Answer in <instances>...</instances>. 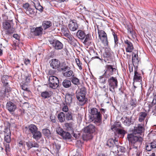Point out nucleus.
I'll return each instance as SVG.
<instances>
[{
  "label": "nucleus",
  "instance_id": "f257e3e1",
  "mask_svg": "<svg viewBox=\"0 0 156 156\" xmlns=\"http://www.w3.org/2000/svg\"><path fill=\"white\" fill-rule=\"evenodd\" d=\"M83 132L82 137L84 140H87L92 138L91 133H93L95 131V127L92 125H90L84 128L83 130Z\"/></svg>",
  "mask_w": 156,
  "mask_h": 156
},
{
  "label": "nucleus",
  "instance_id": "f03ea898",
  "mask_svg": "<svg viewBox=\"0 0 156 156\" xmlns=\"http://www.w3.org/2000/svg\"><path fill=\"white\" fill-rule=\"evenodd\" d=\"M86 90L85 87L78 89L76 91V97L77 100L80 103L81 105L85 104L86 101L85 98Z\"/></svg>",
  "mask_w": 156,
  "mask_h": 156
},
{
  "label": "nucleus",
  "instance_id": "7ed1b4c3",
  "mask_svg": "<svg viewBox=\"0 0 156 156\" xmlns=\"http://www.w3.org/2000/svg\"><path fill=\"white\" fill-rule=\"evenodd\" d=\"M90 121H94V122H100L101 119V115L98 109L95 108H92L90 110Z\"/></svg>",
  "mask_w": 156,
  "mask_h": 156
},
{
  "label": "nucleus",
  "instance_id": "20e7f679",
  "mask_svg": "<svg viewBox=\"0 0 156 156\" xmlns=\"http://www.w3.org/2000/svg\"><path fill=\"white\" fill-rule=\"evenodd\" d=\"M136 134H133V133L128 134L127 137L128 139L129 142L133 144V145L140 146L141 144L142 138L141 136L135 135Z\"/></svg>",
  "mask_w": 156,
  "mask_h": 156
},
{
  "label": "nucleus",
  "instance_id": "39448f33",
  "mask_svg": "<svg viewBox=\"0 0 156 156\" xmlns=\"http://www.w3.org/2000/svg\"><path fill=\"white\" fill-rule=\"evenodd\" d=\"M48 85L49 87L53 89H56L58 86L59 83L58 79L56 76H51L49 77Z\"/></svg>",
  "mask_w": 156,
  "mask_h": 156
},
{
  "label": "nucleus",
  "instance_id": "423d86ee",
  "mask_svg": "<svg viewBox=\"0 0 156 156\" xmlns=\"http://www.w3.org/2000/svg\"><path fill=\"white\" fill-rule=\"evenodd\" d=\"M108 83L110 91L112 93H114L115 88L117 87L118 86V81L116 78L111 77L108 79Z\"/></svg>",
  "mask_w": 156,
  "mask_h": 156
},
{
  "label": "nucleus",
  "instance_id": "0eeeda50",
  "mask_svg": "<svg viewBox=\"0 0 156 156\" xmlns=\"http://www.w3.org/2000/svg\"><path fill=\"white\" fill-rule=\"evenodd\" d=\"M49 42L52 45L53 47L56 50H61L63 48V44L58 40L55 39H51L49 40Z\"/></svg>",
  "mask_w": 156,
  "mask_h": 156
},
{
  "label": "nucleus",
  "instance_id": "6e6552de",
  "mask_svg": "<svg viewBox=\"0 0 156 156\" xmlns=\"http://www.w3.org/2000/svg\"><path fill=\"white\" fill-rule=\"evenodd\" d=\"M144 131V125L143 124H139L136 126L134 127L133 131V134H139L142 135Z\"/></svg>",
  "mask_w": 156,
  "mask_h": 156
},
{
  "label": "nucleus",
  "instance_id": "1a4fd4ad",
  "mask_svg": "<svg viewBox=\"0 0 156 156\" xmlns=\"http://www.w3.org/2000/svg\"><path fill=\"white\" fill-rule=\"evenodd\" d=\"M106 69L103 75L106 77L108 78L111 75L113 74L114 72H115L116 69L113 68L111 65H107L106 66Z\"/></svg>",
  "mask_w": 156,
  "mask_h": 156
},
{
  "label": "nucleus",
  "instance_id": "9d476101",
  "mask_svg": "<svg viewBox=\"0 0 156 156\" xmlns=\"http://www.w3.org/2000/svg\"><path fill=\"white\" fill-rule=\"evenodd\" d=\"M98 34L100 39L102 42L105 44L108 45V42L106 34L103 30H98Z\"/></svg>",
  "mask_w": 156,
  "mask_h": 156
},
{
  "label": "nucleus",
  "instance_id": "9b49d317",
  "mask_svg": "<svg viewBox=\"0 0 156 156\" xmlns=\"http://www.w3.org/2000/svg\"><path fill=\"white\" fill-rule=\"evenodd\" d=\"M69 28L71 30L74 31L78 28L77 21L75 20H73L69 22L68 25Z\"/></svg>",
  "mask_w": 156,
  "mask_h": 156
},
{
  "label": "nucleus",
  "instance_id": "f8f14e48",
  "mask_svg": "<svg viewBox=\"0 0 156 156\" xmlns=\"http://www.w3.org/2000/svg\"><path fill=\"white\" fill-rule=\"evenodd\" d=\"M60 62L58 59H53L51 60L50 66L54 69H57L59 67Z\"/></svg>",
  "mask_w": 156,
  "mask_h": 156
},
{
  "label": "nucleus",
  "instance_id": "ddd939ff",
  "mask_svg": "<svg viewBox=\"0 0 156 156\" xmlns=\"http://www.w3.org/2000/svg\"><path fill=\"white\" fill-rule=\"evenodd\" d=\"M6 107L10 112H14L16 108V105L11 102H8L7 103Z\"/></svg>",
  "mask_w": 156,
  "mask_h": 156
},
{
  "label": "nucleus",
  "instance_id": "4468645a",
  "mask_svg": "<svg viewBox=\"0 0 156 156\" xmlns=\"http://www.w3.org/2000/svg\"><path fill=\"white\" fill-rule=\"evenodd\" d=\"M43 28L41 27H36L35 28L31 29V32L33 33L36 36H39L42 34Z\"/></svg>",
  "mask_w": 156,
  "mask_h": 156
},
{
  "label": "nucleus",
  "instance_id": "2eb2a0df",
  "mask_svg": "<svg viewBox=\"0 0 156 156\" xmlns=\"http://www.w3.org/2000/svg\"><path fill=\"white\" fill-rule=\"evenodd\" d=\"M131 117L124 116L121 118V120L125 125L129 126L131 122Z\"/></svg>",
  "mask_w": 156,
  "mask_h": 156
},
{
  "label": "nucleus",
  "instance_id": "dca6fc26",
  "mask_svg": "<svg viewBox=\"0 0 156 156\" xmlns=\"http://www.w3.org/2000/svg\"><path fill=\"white\" fill-rule=\"evenodd\" d=\"M124 42L127 45V47L126 48V51L129 52H131L133 49L132 43L127 40H125Z\"/></svg>",
  "mask_w": 156,
  "mask_h": 156
},
{
  "label": "nucleus",
  "instance_id": "f3484780",
  "mask_svg": "<svg viewBox=\"0 0 156 156\" xmlns=\"http://www.w3.org/2000/svg\"><path fill=\"white\" fill-rule=\"evenodd\" d=\"M70 68L66 66V64L64 62L60 63V65L59 67L58 70L59 71H65L66 70H69Z\"/></svg>",
  "mask_w": 156,
  "mask_h": 156
},
{
  "label": "nucleus",
  "instance_id": "a211bd4d",
  "mask_svg": "<svg viewBox=\"0 0 156 156\" xmlns=\"http://www.w3.org/2000/svg\"><path fill=\"white\" fill-rule=\"evenodd\" d=\"M26 144L27 146L31 148L32 147L38 148L39 147V145L37 143L35 142V141H29L26 142Z\"/></svg>",
  "mask_w": 156,
  "mask_h": 156
},
{
  "label": "nucleus",
  "instance_id": "6ab92c4d",
  "mask_svg": "<svg viewBox=\"0 0 156 156\" xmlns=\"http://www.w3.org/2000/svg\"><path fill=\"white\" fill-rule=\"evenodd\" d=\"M65 118L68 121L73 120L74 115L70 111L65 113Z\"/></svg>",
  "mask_w": 156,
  "mask_h": 156
},
{
  "label": "nucleus",
  "instance_id": "aec40b11",
  "mask_svg": "<svg viewBox=\"0 0 156 156\" xmlns=\"http://www.w3.org/2000/svg\"><path fill=\"white\" fill-rule=\"evenodd\" d=\"M114 150L115 152L117 153L123 152H125V148L122 146L115 145L114 147Z\"/></svg>",
  "mask_w": 156,
  "mask_h": 156
},
{
  "label": "nucleus",
  "instance_id": "412c9836",
  "mask_svg": "<svg viewBox=\"0 0 156 156\" xmlns=\"http://www.w3.org/2000/svg\"><path fill=\"white\" fill-rule=\"evenodd\" d=\"M32 135H33V138L36 140H39L42 136L41 133L38 130Z\"/></svg>",
  "mask_w": 156,
  "mask_h": 156
},
{
  "label": "nucleus",
  "instance_id": "4be33fe9",
  "mask_svg": "<svg viewBox=\"0 0 156 156\" xmlns=\"http://www.w3.org/2000/svg\"><path fill=\"white\" fill-rule=\"evenodd\" d=\"M52 23L50 21H44L42 24L43 29L45 30L52 26Z\"/></svg>",
  "mask_w": 156,
  "mask_h": 156
},
{
  "label": "nucleus",
  "instance_id": "5701e85b",
  "mask_svg": "<svg viewBox=\"0 0 156 156\" xmlns=\"http://www.w3.org/2000/svg\"><path fill=\"white\" fill-rule=\"evenodd\" d=\"M10 91V89L4 86L0 90V97H3L5 95V94L6 92H9Z\"/></svg>",
  "mask_w": 156,
  "mask_h": 156
},
{
  "label": "nucleus",
  "instance_id": "b1692460",
  "mask_svg": "<svg viewBox=\"0 0 156 156\" xmlns=\"http://www.w3.org/2000/svg\"><path fill=\"white\" fill-rule=\"evenodd\" d=\"M77 36L80 39L83 40L85 37V33L81 30H79L76 33Z\"/></svg>",
  "mask_w": 156,
  "mask_h": 156
},
{
  "label": "nucleus",
  "instance_id": "393cba45",
  "mask_svg": "<svg viewBox=\"0 0 156 156\" xmlns=\"http://www.w3.org/2000/svg\"><path fill=\"white\" fill-rule=\"evenodd\" d=\"M29 131L31 132L32 134L36 132L38 130V129L34 125L31 124L28 126Z\"/></svg>",
  "mask_w": 156,
  "mask_h": 156
},
{
  "label": "nucleus",
  "instance_id": "a878e982",
  "mask_svg": "<svg viewBox=\"0 0 156 156\" xmlns=\"http://www.w3.org/2000/svg\"><path fill=\"white\" fill-rule=\"evenodd\" d=\"M74 123L72 122L69 123H66L65 126L68 130L72 131L73 129Z\"/></svg>",
  "mask_w": 156,
  "mask_h": 156
},
{
  "label": "nucleus",
  "instance_id": "bb28decb",
  "mask_svg": "<svg viewBox=\"0 0 156 156\" xmlns=\"http://www.w3.org/2000/svg\"><path fill=\"white\" fill-rule=\"evenodd\" d=\"M140 80H141V77L140 76V74L138 73L137 69H135L134 71V75L133 80L134 82L138 81Z\"/></svg>",
  "mask_w": 156,
  "mask_h": 156
},
{
  "label": "nucleus",
  "instance_id": "cd10ccee",
  "mask_svg": "<svg viewBox=\"0 0 156 156\" xmlns=\"http://www.w3.org/2000/svg\"><path fill=\"white\" fill-rule=\"evenodd\" d=\"M116 133L119 135V136L120 137L123 138L125 134L126 133V132L122 129H117L116 130Z\"/></svg>",
  "mask_w": 156,
  "mask_h": 156
},
{
  "label": "nucleus",
  "instance_id": "c85d7f7f",
  "mask_svg": "<svg viewBox=\"0 0 156 156\" xmlns=\"http://www.w3.org/2000/svg\"><path fill=\"white\" fill-rule=\"evenodd\" d=\"M138 145H133L131 146L129 149V152L130 153H132L133 154H134L136 153L137 151V147Z\"/></svg>",
  "mask_w": 156,
  "mask_h": 156
},
{
  "label": "nucleus",
  "instance_id": "c756f323",
  "mask_svg": "<svg viewBox=\"0 0 156 156\" xmlns=\"http://www.w3.org/2000/svg\"><path fill=\"white\" fill-rule=\"evenodd\" d=\"M62 84L64 87L66 88L69 87L71 85L70 80L67 79L64 80L62 82Z\"/></svg>",
  "mask_w": 156,
  "mask_h": 156
},
{
  "label": "nucleus",
  "instance_id": "7c9ffc66",
  "mask_svg": "<svg viewBox=\"0 0 156 156\" xmlns=\"http://www.w3.org/2000/svg\"><path fill=\"white\" fill-rule=\"evenodd\" d=\"M72 96L70 94H68L66 95L65 101L67 105H69L72 102Z\"/></svg>",
  "mask_w": 156,
  "mask_h": 156
},
{
  "label": "nucleus",
  "instance_id": "2f4dec72",
  "mask_svg": "<svg viewBox=\"0 0 156 156\" xmlns=\"http://www.w3.org/2000/svg\"><path fill=\"white\" fill-rule=\"evenodd\" d=\"M58 117L60 122H62L65 121V113L61 112L58 115Z\"/></svg>",
  "mask_w": 156,
  "mask_h": 156
},
{
  "label": "nucleus",
  "instance_id": "473e14b6",
  "mask_svg": "<svg viewBox=\"0 0 156 156\" xmlns=\"http://www.w3.org/2000/svg\"><path fill=\"white\" fill-rule=\"evenodd\" d=\"M63 76L66 77H70L71 76L72 77L74 75L73 71L71 70L64 71L63 72Z\"/></svg>",
  "mask_w": 156,
  "mask_h": 156
},
{
  "label": "nucleus",
  "instance_id": "72a5a7b5",
  "mask_svg": "<svg viewBox=\"0 0 156 156\" xmlns=\"http://www.w3.org/2000/svg\"><path fill=\"white\" fill-rule=\"evenodd\" d=\"M147 115V113L146 112H141L139 113V121L140 122H142L145 119Z\"/></svg>",
  "mask_w": 156,
  "mask_h": 156
},
{
  "label": "nucleus",
  "instance_id": "f704fd0d",
  "mask_svg": "<svg viewBox=\"0 0 156 156\" xmlns=\"http://www.w3.org/2000/svg\"><path fill=\"white\" fill-rule=\"evenodd\" d=\"M34 6L36 9L39 11L42 12L43 9V8L40 5V4L38 1H35L34 3Z\"/></svg>",
  "mask_w": 156,
  "mask_h": 156
},
{
  "label": "nucleus",
  "instance_id": "c9c22d12",
  "mask_svg": "<svg viewBox=\"0 0 156 156\" xmlns=\"http://www.w3.org/2000/svg\"><path fill=\"white\" fill-rule=\"evenodd\" d=\"M51 95V92L50 91H45L42 92L41 93V96L44 98H46L50 97Z\"/></svg>",
  "mask_w": 156,
  "mask_h": 156
},
{
  "label": "nucleus",
  "instance_id": "e433bc0d",
  "mask_svg": "<svg viewBox=\"0 0 156 156\" xmlns=\"http://www.w3.org/2000/svg\"><path fill=\"white\" fill-rule=\"evenodd\" d=\"M61 136L63 139H69L71 137V136L70 133L65 131H64L63 133H62Z\"/></svg>",
  "mask_w": 156,
  "mask_h": 156
},
{
  "label": "nucleus",
  "instance_id": "4c0bfd02",
  "mask_svg": "<svg viewBox=\"0 0 156 156\" xmlns=\"http://www.w3.org/2000/svg\"><path fill=\"white\" fill-rule=\"evenodd\" d=\"M9 78V77L7 75H5L2 77V81L4 85L6 86L8 84Z\"/></svg>",
  "mask_w": 156,
  "mask_h": 156
},
{
  "label": "nucleus",
  "instance_id": "58836bf2",
  "mask_svg": "<svg viewBox=\"0 0 156 156\" xmlns=\"http://www.w3.org/2000/svg\"><path fill=\"white\" fill-rule=\"evenodd\" d=\"M115 141H116V140L115 139L114 140L112 139H110L108 140L107 145L109 147H113L114 148V147L115 146L114 145V144H115Z\"/></svg>",
  "mask_w": 156,
  "mask_h": 156
},
{
  "label": "nucleus",
  "instance_id": "ea45409f",
  "mask_svg": "<svg viewBox=\"0 0 156 156\" xmlns=\"http://www.w3.org/2000/svg\"><path fill=\"white\" fill-rule=\"evenodd\" d=\"M71 82L75 85H78L80 83L79 80L76 77L73 75L71 79Z\"/></svg>",
  "mask_w": 156,
  "mask_h": 156
},
{
  "label": "nucleus",
  "instance_id": "a19ab883",
  "mask_svg": "<svg viewBox=\"0 0 156 156\" xmlns=\"http://www.w3.org/2000/svg\"><path fill=\"white\" fill-rule=\"evenodd\" d=\"M42 132L43 134L47 137H49L51 136V133L48 129H43Z\"/></svg>",
  "mask_w": 156,
  "mask_h": 156
},
{
  "label": "nucleus",
  "instance_id": "79ce46f5",
  "mask_svg": "<svg viewBox=\"0 0 156 156\" xmlns=\"http://www.w3.org/2000/svg\"><path fill=\"white\" fill-rule=\"evenodd\" d=\"M26 12L28 15H34L35 13V12L34 10L30 8H28V9L26 10Z\"/></svg>",
  "mask_w": 156,
  "mask_h": 156
},
{
  "label": "nucleus",
  "instance_id": "37998d69",
  "mask_svg": "<svg viewBox=\"0 0 156 156\" xmlns=\"http://www.w3.org/2000/svg\"><path fill=\"white\" fill-rule=\"evenodd\" d=\"M3 26L4 28L6 30H9L11 28L10 24L7 21L4 23Z\"/></svg>",
  "mask_w": 156,
  "mask_h": 156
},
{
  "label": "nucleus",
  "instance_id": "c03bdc74",
  "mask_svg": "<svg viewBox=\"0 0 156 156\" xmlns=\"http://www.w3.org/2000/svg\"><path fill=\"white\" fill-rule=\"evenodd\" d=\"M132 60L133 65L137 66L140 60L138 56H137V58L132 59Z\"/></svg>",
  "mask_w": 156,
  "mask_h": 156
},
{
  "label": "nucleus",
  "instance_id": "a18cd8bd",
  "mask_svg": "<svg viewBox=\"0 0 156 156\" xmlns=\"http://www.w3.org/2000/svg\"><path fill=\"white\" fill-rule=\"evenodd\" d=\"M62 31L65 37H66L69 34V31L67 28H63L62 29Z\"/></svg>",
  "mask_w": 156,
  "mask_h": 156
},
{
  "label": "nucleus",
  "instance_id": "49530a36",
  "mask_svg": "<svg viewBox=\"0 0 156 156\" xmlns=\"http://www.w3.org/2000/svg\"><path fill=\"white\" fill-rule=\"evenodd\" d=\"M56 131L58 134L61 136H62V133H63L64 132L63 129L60 127H58L56 128Z\"/></svg>",
  "mask_w": 156,
  "mask_h": 156
},
{
  "label": "nucleus",
  "instance_id": "de8ad7c7",
  "mask_svg": "<svg viewBox=\"0 0 156 156\" xmlns=\"http://www.w3.org/2000/svg\"><path fill=\"white\" fill-rule=\"evenodd\" d=\"M85 38L83 42V43L86 44L87 42L90 39V35L89 34H87L86 35H85Z\"/></svg>",
  "mask_w": 156,
  "mask_h": 156
},
{
  "label": "nucleus",
  "instance_id": "09e8293b",
  "mask_svg": "<svg viewBox=\"0 0 156 156\" xmlns=\"http://www.w3.org/2000/svg\"><path fill=\"white\" fill-rule=\"evenodd\" d=\"M130 104L132 106L134 107H136V100L135 99H131L130 101Z\"/></svg>",
  "mask_w": 156,
  "mask_h": 156
},
{
  "label": "nucleus",
  "instance_id": "8fccbe9b",
  "mask_svg": "<svg viewBox=\"0 0 156 156\" xmlns=\"http://www.w3.org/2000/svg\"><path fill=\"white\" fill-rule=\"evenodd\" d=\"M111 54L109 52L105 51L104 54L103 56L104 58H108L111 57Z\"/></svg>",
  "mask_w": 156,
  "mask_h": 156
},
{
  "label": "nucleus",
  "instance_id": "3c124183",
  "mask_svg": "<svg viewBox=\"0 0 156 156\" xmlns=\"http://www.w3.org/2000/svg\"><path fill=\"white\" fill-rule=\"evenodd\" d=\"M21 87L22 89L23 90H24L26 91H27L28 92H30V91L28 90V88L27 86V84L25 83L23 84V85L21 86Z\"/></svg>",
  "mask_w": 156,
  "mask_h": 156
},
{
  "label": "nucleus",
  "instance_id": "603ef678",
  "mask_svg": "<svg viewBox=\"0 0 156 156\" xmlns=\"http://www.w3.org/2000/svg\"><path fill=\"white\" fill-rule=\"evenodd\" d=\"M54 146L56 149L57 151H58L60 149L61 145L60 144L58 143L55 142Z\"/></svg>",
  "mask_w": 156,
  "mask_h": 156
},
{
  "label": "nucleus",
  "instance_id": "864d4df0",
  "mask_svg": "<svg viewBox=\"0 0 156 156\" xmlns=\"http://www.w3.org/2000/svg\"><path fill=\"white\" fill-rule=\"evenodd\" d=\"M69 42L71 45H72L73 46L75 47L77 46V41L76 40L73 39L72 41H70Z\"/></svg>",
  "mask_w": 156,
  "mask_h": 156
},
{
  "label": "nucleus",
  "instance_id": "5fc2aeb1",
  "mask_svg": "<svg viewBox=\"0 0 156 156\" xmlns=\"http://www.w3.org/2000/svg\"><path fill=\"white\" fill-rule=\"evenodd\" d=\"M10 136H4V140L7 143H9L11 141Z\"/></svg>",
  "mask_w": 156,
  "mask_h": 156
},
{
  "label": "nucleus",
  "instance_id": "6e6d98bb",
  "mask_svg": "<svg viewBox=\"0 0 156 156\" xmlns=\"http://www.w3.org/2000/svg\"><path fill=\"white\" fill-rule=\"evenodd\" d=\"M75 60L77 65L79 67L80 69H82V67L80 64V60L78 59H76Z\"/></svg>",
  "mask_w": 156,
  "mask_h": 156
},
{
  "label": "nucleus",
  "instance_id": "4d7b16f0",
  "mask_svg": "<svg viewBox=\"0 0 156 156\" xmlns=\"http://www.w3.org/2000/svg\"><path fill=\"white\" fill-rule=\"evenodd\" d=\"M127 30L128 33L130 34L133 36V35L134 34V32L133 31L132 29L130 28H128Z\"/></svg>",
  "mask_w": 156,
  "mask_h": 156
},
{
  "label": "nucleus",
  "instance_id": "13d9d810",
  "mask_svg": "<svg viewBox=\"0 0 156 156\" xmlns=\"http://www.w3.org/2000/svg\"><path fill=\"white\" fill-rule=\"evenodd\" d=\"M149 144L153 148H154L156 147V141H155L154 140L153 142H152Z\"/></svg>",
  "mask_w": 156,
  "mask_h": 156
},
{
  "label": "nucleus",
  "instance_id": "bf43d9fd",
  "mask_svg": "<svg viewBox=\"0 0 156 156\" xmlns=\"http://www.w3.org/2000/svg\"><path fill=\"white\" fill-rule=\"evenodd\" d=\"M67 38V40H68V42H69L70 41H72V40L73 39V37L70 34H69L66 37Z\"/></svg>",
  "mask_w": 156,
  "mask_h": 156
},
{
  "label": "nucleus",
  "instance_id": "052dcab7",
  "mask_svg": "<svg viewBox=\"0 0 156 156\" xmlns=\"http://www.w3.org/2000/svg\"><path fill=\"white\" fill-rule=\"evenodd\" d=\"M83 143V142H82L81 140H78L76 141V144L77 146H78L79 147H80L82 146Z\"/></svg>",
  "mask_w": 156,
  "mask_h": 156
},
{
  "label": "nucleus",
  "instance_id": "680f3d73",
  "mask_svg": "<svg viewBox=\"0 0 156 156\" xmlns=\"http://www.w3.org/2000/svg\"><path fill=\"white\" fill-rule=\"evenodd\" d=\"M62 111L65 112V113H66V112H69L68 110V108L67 106L65 105L62 108Z\"/></svg>",
  "mask_w": 156,
  "mask_h": 156
},
{
  "label": "nucleus",
  "instance_id": "e2e57ef3",
  "mask_svg": "<svg viewBox=\"0 0 156 156\" xmlns=\"http://www.w3.org/2000/svg\"><path fill=\"white\" fill-rule=\"evenodd\" d=\"M153 148L150 144H149L146 146V150L147 151H150Z\"/></svg>",
  "mask_w": 156,
  "mask_h": 156
},
{
  "label": "nucleus",
  "instance_id": "0e129e2a",
  "mask_svg": "<svg viewBox=\"0 0 156 156\" xmlns=\"http://www.w3.org/2000/svg\"><path fill=\"white\" fill-rule=\"evenodd\" d=\"M50 119L52 122L54 123L55 122V117L54 115H51L50 117Z\"/></svg>",
  "mask_w": 156,
  "mask_h": 156
},
{
  "label": "nucleus",
  "instance_id": "69168bd1",
  "mask_svg": "<svg viewBox=\"0 0 156 156\" xmlns=\"http://www.w3.org/2000/svg\"><path fill=\"white\" fill-rule=\"evenodd\" d=\"M152 103L153 105H154L156 104V95L154 96L153 100Z\"/></svg>",
  "mask_w": 156,
  "mask_h": 156
},
{
  "label": "nucleus",
  "instance_id": "338daca9",
  "mask_svg": "<svg viewBox=\"0 0 156 156\" xmlns=\"http://www.w3.org/2000/svg\"><path fill=\"white\" fill-rule=\"evenodd\" d=\"M29 4L28 3H26L24 4L23 5V7L25 9H28V8H29L30 7H29Z\"/></svg>",
  "mask_w": 156,
  "mask_h": 156
},
{
  "label": "nucleus",
  "instance_id": "774afa93",
  "mask_svg": "<svg viewBox=\"0 0 156 156\" xmlns=\"http://www.w3.org/2000/svg\"><path fill=\"white\" fill-rule=\"evenodd\" d=\"M25 82L27 83H29L30 81V76H26L25 77Z\"/></svg>",
  "mask_w": 156,
  "mask_h": 156
}]
</instances>
